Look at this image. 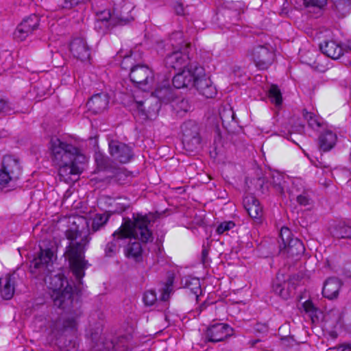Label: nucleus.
I'll list each match as a JSON object with an SVG mask.
<instances>
[{"instance_id":"f257e3e1","label":"nucleus","mask_w":351,"mask_h":351,"mask_svg":"<svg viewBox=\"0 0 351 351\" xmlns=\"http://www.w3.org/2000/svg\"><path fill=\"white\" fill-rule=\"evenodd\" d=\"M66 236L70 242L66 247L64 256L75 278L74 287L59 274L49 276L45 280L46 282L50 281L49 287L52 290L51 298L54 305L68 311V315L62 319H58L52 322V330L60 335H71L74 337L77 330L78 319L82 315L80 302L77 298H75L74 293L77 296L81 291L82 278L88 266L84 259V253L90 237L88 235L82 236L78 231L73 230H67Z\"/></svg>"},{"instance_id":"f03ea898","label":"nucleus","mask_w":351,"mask_h":351,"mask_svg":"<svg viewBox=\"0 0 351 351\" xmlns=\"http://www.w3.org/2000/svg\"><path fill=\"white\" fill-rule=\"evenodd\" d=\"M189 49H175L165 58L167 66L174 69L185 68L173 77V88H210L213 82L210 78L206 76L204 67L197 62L186 65V60L189 59Z\"/></svg>"},{"instance_id":"7ed1b4c3","label":"nucleus","mask_w":351,"mask_h":351,"mask_svg":"<svg viewBox=\"0 0 351 351\" xmlns=\"http://www.w3.org/2000/svg\"><path fill=\"white\" fill-rule=\"evenodd\" d=\"M49 150L53 164L58 167L60 180L66 183L77 180V176L82 171V163L85 156L71 143L56 136L51 138Z\"/></svg>"},{"instance_id":"20e7f679","label":"nucleus","mask_w":351,"mask_h":351,"mask_svg":"<svg viewBox=\"0 0 351 351\" xmlns=\"http://www.w3.org/2000/svg\"><path fill=\"white\" fill-rule=\"evenodd\" d=\"M154 216L137 213L133 215V221L130 219H125L121 226L113 234V240L108 242L105 247L106 256L112 257L119 251L121 245L119 241L125 239H137L143 243L152 241V232L149 229L152 222H154Z\"/></svg>"},{"instance_id":"39448f33","label":"nucleus","mask_w":351,"mask_h":351,"mask_svg":"<svg viewBox=\"0 0 351 351\" xmlns=\"http://www.w3.org/2000/svg\"><path fill=\"white\" fill-rule=\"evenodd\" d=\"M122 69H130V79L134 86H151L154 80V75L152 69L145 64H136L132 62L130 56L123 58L121 63Z\"/></svg>"},{"instance_id":"423d86ee","label":"nucleus","mask_w":351,"mask_h":351,"mask_svg":"<svg viewBox=\"0 0 351 351\" xmlns=\"http://www.w3.org/2000/svg\"><path fill=\"white\" fill-rule=\"evenodd\" d=\"M54 252L51 248L43 249L38 255L30 263V271L36 276H48L53 271V258Z\"/></svg>"},{"instance_id":"0eeeda50","label":"nucleus","mask_w":351,"mask_h":351,"mask_svg":"<svg viewBox=\"0 0 351 351\" xmlns=\"http://www.w3.org/2000/svg\"><path fill=\"white\" fill-rule=\"evenodd\" d=\"M182 144L189 152L197 150L201 145V138L197 124L191 120L184 122L181 126Z\"/></svg>"},{"instance_id":"6e6552de","label":"nucleus","mask_w":351,"mask_h":351,"mask_svg":"<svg viewBox=\"0 0 351 351\" xmlns=\"http://www.w3.org/2000/svg\"><path fill=\"white\" fill-rule=\"evenodd\" d=\"M132 8L130 5H125L121 8V10L117 11L116 16H112L109 10H104L97 14V23H108L109 21L110 24L113 25H125L133 20V17L130 14Z\"/></svg>"},{"instance_id":"1a4fd4ad","label":"nucleus","mask_w":351,"mask_h":351,"mask_svg":"<svg viewBox=\"0 0 351 351\" xmlns=\"http://www.w3.org/2000/svg\"><path fill=\"white\" fill-rule=\"evenodd\" d=\"M108 147L110 156L117 162L125 164L130 162L134 157L132 149L125 143L110 141Z\"/></svg>"},{"instance_id":"9d476101","label":"nucleus","mask_w":351,"mask_h":351,"mask_svg":"<svg viewBox=\"0 0 351 351\" xmlns=\"http://www.w3.org/2000/svg\"><path fill=\"white\" fill-rule=\"evenodd\" d=\"M251 56L256 66L260 69H267L274 59V54L268 45L254 47L251 51Z\"/></svg>"},{"instance_id":"9b49d317","label":"nucleus","mask_w":351,"mask_h":351,"mask_svg":"<svg viewBox=\"0 0 351 351\" xmlns=\"http://www.w3.org/2000/svg\"><path fill=\"white\" fill-rule=\"evenodd\" d=\"M40 24V18L36 14H31L25 18L17 26L14 33V38L20 41L24 40L28 36L37 29Z\"/></svg>"},{"instance_id":"f8f14e48","label":"nucleus","mask_w":351,"mask_h":351,"mask_svg":"<svg viewBox=\"0 0 351 351\" xmlns=\"http://www.w3.org/2000/svg\"><path fill=\"white\" fill-rule=\"evenodd\" d=\"M232 334V328L227 324L217 323L208 328L206 337L208 341L219 342Z\"/></svg>"},{"instance_id":"ddd939ff","label":"nucleus","mask_w":351,"mask_h":351,"mask_svg":"<svg viewBox=\"0 0 351 351\" xmlns=\"http://www.w3.org/2000/svg\"><path fill=\"white\" fill-rule=\"evenodd\" d=\"M70 51L73 57L82 62L90 61V49L83 38H73L70 44Z\"/></svg>"},{"instance_id":"4468645a","label":"nucleus","mask_w":351,"mask_h":351,"mask_svg":"<svg viewBox=\"0 0 351 351\" xmlns=\"http://www.w3.org/2000/svg\"><path fill=\"white\" fill-rule=\"evenodd\" d=\"M1 169L8 173L13 180H17L21 173V167L19 159L10 155L3 157Z\"/></svg>"},{"instance_id":"2eb2a0df","label":"nucleus","mask_w":351,"mask_h":351,"mask_svg":"<svg viewBox=\"0 0 351 351\" xmlns=\"http://www.w3.org/2000/svg\"><path fill=\"white\" fill-rule=\"evenodd\" d=\"M243 204L250 217L258 219L262 217L263 209L259 201L253 195H247L243 198Z\"/></svg>"},{"instance_id":"dca6fc26","label":"nucleus","mask_w":351,"mask_h":351,"mask_svg":"<svg viewBox=\"0 0 351 351\" xmlns=\"http://www.w3.org/2000/svg\"><path fill=\"white\" fill-rule=\"evenodd\" d=\"M16 276L14 274H6L0 278L1 295L4 300H10L15 291Z\"/></svg>"},{"instance_id":"f3484780","label":"nucleus","mask_w":351,"mask_h":351,"mask_svg":"<svg viewBox=\"0 0 351 351\" xmlns=\"http://www.w3.org/2000/svg\"><path fill=\"white\" fill-rule=\"evenodd\" d=\"M319 49L324 54L334 60L339 58L344 51L342 47L334 40L324 41L319 44Z\"/></svg>"},{"instance_id":"a211bd4d","label":"nucleus","mask_w":351,"mask_h":351,"mask_svg":"<svg viewBox=\"0 0 351 351\" xmlns=\"http://www.w3.org/2000/svg\"><path fill=\"white\" fill-rule=\"evenodd\" d=\"M305 248L303 243L298 238L289 241L285 247L280 245V253L290 257L299 256L303 254Z\"/></svg>"},{"instance_id":"6ab92c4d","label":"nucleus","mask_w":351,"mask_h":351,"mask_svg":"<svg viewBox=\"0 0 351 351\" xmlns=\"http://www.w3.org/2000/svg\"><path fill=\"white\" fill-rule=\"evenodd\" d=\"M337 136L330 130L322 132L319 137V149L322 152H328L332 149L337 142Z\"/></svg>"},{"instance_id":"aec40b11","label":"nucleus","mask_w":351,"mask_h":351,"mask_svg":"<svg viewBox=\"0 0 351 351\" xmlns=\"http://www.w3.org/2000/svg\"><path fill=\"white\" fill-rule=\"evenodd\" d=\"M341 287V282L337 278H329L324 283L322 294L330 300H332L337 297L339 291Z\"/></svg>"},{"instance_id":"412c9836","label":"nucleus","mask_w":351,"mask_h":351,"mask_svg":"<svg viewBox=\"0 0 351 351\" xmlns=\"http://www.w3.org/2000/svg\"><path fill=\"white\" fill-rule=\"evenodd\" d=\"M330 232L335 238L351 239V226L347 225L345 222H339L334 225Z\"/></svg>"},{"instance_id":"4be33fe9","label":"nucleus","mask_w":351,"mask_h":351,"mask_svg":"<svg viewBox=\"0 0 351 351\" xmlns=\"http://www.w3.org/2000/svg\"><path fill=\"white\" fill-rule=\"evenodd\" d=\"M173 90L174 89H155L154 92H152V96L157 98L161 103L172 102L173 104L177 99Z\"/></svg>"},{"instance_id":"5701e85b","label":"nucleus","mask_w":351,"mask_h":351,"mask_svg":"<svg viewBox=\"0 0 351 351\" xmlns=\"http://www.w3.org/2000/svg\"><path fill=\"white\" fill-rule=\"evenodd\" d=\"M94 158L99 170L111 171L114 169L112 160L101 152H96Z\"/></svg>"},{"instance_id":"b1692460","label":"nucleus","mask_w":351,"mask_h":351,"mask_svg":"<svg viewBox=\"0 0 351 351\" xmlns=\"http://www.w3.org/2000/svg\"><path fill=\"white\" fill-rule=\"evenodd\" d=\"M170 41L174 49H190L191 43L184 38L182 32H175L170 36Z\"/></svg>"},{"instance_id":"393cba45","label":"nucleus","mask_w":351,"mask_h":351,"mask_svg":"<svg viewBox=\"0 0 351 351\" xmlns=\"http://www.w3.org/2000/svg\"><path fill=\"white\" fill-rule=\"evenodd\" d=\"M111 172L113 173V176H109L110 178V182H115L119 184H125L130 176L128 171L122 168L114 167Z\"/></svg>"},{"instance_id":"a878e982","label":"nucleus","mask_w":351,"mask_h":351,"mask_svg":"<svg viewBox=\"0 0 351 351\" xmlns=\"http://www.w3.org/2000/svg\"><path fill=\"white\" fill-rule=\"evenodd\" d=\"M184 287L189 289L196 298L198 297V294L201 293L200 282L198 278H186L182 280Z\"/></svg>"},{"instance_id":"bb28decb","label":"nucleus","mask_w":351,"mask_h":351,"mask_svg":"<svg viewBox=\"0 0 351 351\" xmlns=\"http://www.w3.org/2000/svg\"><path fill=\"white\" fill-rule=\"evenodd\" d=\"M126 255L128 258H132L136 261L141 258L142 247L138 241L130 243L126 250Z\"/></svg>"},{"instance_id":"cd10ccee","label":"nucleus","mask_w":351,"mask_h":351,"mask_svg":"<svg viewBox=\"0 0 351 351\" xmlns=\"http://www.w3.org/2000/svg\"><path fill=\"white\" fill-rule=\"evenodd\" d=\"M109 215L97 214L92 221L90 233H94L103 228L109 219Z\"/></svg>"},{"instance_id":"c85d7f7f","label":"nucleus","mask_w":351,"mask_h":351,"mask_svg":"<svg viewBox=\"0 0 351 351\" xmlns=\"http://www.w3.org/2000/svg\"><path fill=\"white\" fill-rule=\"evenodd\" d=\"M285 282L283 281V276L278 274L276 276V281L273 283L272 288L276 294L284 299H287L288 298V293L287 291H285Z\"/></svg>"},{"instance_id":"c756f323","label":"nucleus","mask_w":351,"mask_h":351,"mask_svg":"<svg viewBox=\"0 0 351 351\" xmlns=\"http://www.w3.org/2000/svg\"><path fill=\"white\" fill-rule=\"evenodd\" d=\"M270 182L276 192L281 195L284 193L285 182L284 181V176L278 173L272 174Z\"/></svg>"},{"instance_id":"7c9ffc66","label":"nucleus","mask_w":351,"mask_h":351,"mask_svg":"<svg viewBox=\"0 0 351 351\" xmlns=\"http://www.w3.org/2000/svg\"><path fill=\"white\" fill-rule=\"evenodd\" d=\"M290 196L296 199L297 202L302 206L310 204V197L308 191H302L301 193H295V190L290 191Z\"/></svg>"},{"instance_id":"2f4dec72","label":"nucleus","mask_w":351,"mask_h":351,"mask_svg":"<svg viewBox=\"0 0 351 351\" xmlns=\"http://www.w3.org/2000/svg\"><path fill=\"white\" fill-rule=\"evenodd\" d=\"M267 96L270 101L278 108L282 104V96L280 89H267Z\"/></svg>"},{"instance_id":"473e14b6","label":"nucleus","mask_w":351,"mask_h":351,"mask_svg":"<svg viewBox=\"0 0 351 351\" xmlns=\"http://www.w3.org/2000/svg\"><path fill=\"white\" fill-rule=\"evenodd\" d=\"M279 238L280 241L278 242L280 245H282V247H285V245H286L287 243L289 242V241L295 239L293 237V234L291 230L287 227H282L280 229ZM279 247H280V246Z\"/></svg>"},{"instance_id":"72a5a7b5","label":"nucleus","mask_w":351,"mask_h":351,"mask_svg":"<svg viewBox=\"0 0 351 351\" xmlns=\"http://www.w3.org/2000/svg\"><path fill=\"white\" fill-rule=\"evenodd\" d=\"M303 115L311 128L317 129L321 126L320 119L313 113L304 110Z\"/></svg>"},{"instance_id":"f704fd0d","label":"nucleus","mask_w":351,"mask_h":351,"mask_svg":"<svg viewBox=\"0 0 351 351\" xmlns=\"http://www.w3.org/2000/svg\"><path fill=\"white\" fill-rule=\"evenodd\" d=\"M172 107L175 110L177 111V112H179L180 111H183L184 112H188L191 106L189 105V103L188 100L184 99H181L180 100H178V98L176 99L174 104L172 105Z\"/></svg>"},{"instance_id":"c9c22d12","label":"nucleus","mask_w":351,"mask_h":351,"mask_svg":"<svg viewBox=\"0 0 351 351\" xmlns=\"http://www.w3.org/2000/svg\"><path fill=\"white\" fill-rule=\"evenodd\" d=\"M121 199L118 198L117 199H114L113 202L110 204L111 206L113 207L111 210L109 211L111 213H120L123 211L125 210L127 206L125 205V204L121 202Z\"/></svg>"},{"instance_id":"e433bc0d","label":"nucleus","mask_w":351,"mask_h":351,"mask_svg":"<svg viewBox=\"0 0 351 351\" xmlns=\"http://www.w3.org/2000/svg\"><path fill=\"white\" fill-rule=\"evenodd\" d=\"M156 300V293L154 291L149 290L144 293L143 301L146 305L152 306Z\"/></svg>"},{"instance_id":"4c0bfd02","label":"nucleus","mask_w":351,"mask_h":351,"mask_svg":"<svg viewBox=\"0 0 351 351\" xmlns=\"http://www.w3.org/2000/svg\"><path fill=\"white\" fill-rule=\"evenodd\" d=\"M334 5L339 11H346L351 5V0H333Z\"/></svg>"},{"instance_id":"58836bf2","label":"nucleus","mask_w":351,"mask_h":351,"mask_svg":"<svg viewBox=\"0 0 351 351\" xmlns=\"http://www.w3.org/2000/svg\"><path fill=\"white\" fill-rule=\"evenodd\" d=\"M234 226L235 224L233 221H224L218 226L216 231L219 234H221L224 233L226 231H228L234 228Z\"/></svg>"},{"instance_id":"ea45409f","label":"nucleus","mask_w":351,"mask_h":351,"mask_svg":"<svg viewBox=\"0 0 351 351\" xmlns=\"http://www.w3.org/2000/svg\"><path fill=\"white\" fill-rule=\"evenodd\" d=\"M172 281L169 280L165 285V287L162 290V293L161 295V300L162 301H167L169 296L171 293L172 292L173 288H172Z\"/></svg>"},{"instance_id":"a19ab883","label":"nucleus","mask_w":351,"mask_h":351,"mask_svg":"<svg viewBox=\"0 0 351 351\" xmlns=\"http://www.w3.org/2000/svg\"><path fill=\"white\" fill-rule=\"evenodd\" d=\"M328 315L330 317L333 318L336 323H340L343 317V311L340 308H332L331 309Z\"/></svg>"},{"instance_id":"79ce46f5","label":"nucleus","mask_w":351,"mask_h":351,"mask_svg":"<svg viewBox=\"0 0 351 351\" xmlns=\"http://www.w3.org/2000/svg\"><path fill=\"white\" fill-rule=\"evenodd\" d=\"M219 114L223 123H224L225 121H228L229 119L233 121L235 117V114L232 109H224L221 112H220Z\"/></svg>"},{"instance_id":"37998d69","label":"nucleus","mask_w":351,"mask_h":351,"mask_svg":"<svg viewBox=\"0 0 351 351\" xmlns=\"http://www.w3.org/2000/svg\"><path fill=\"white\" fill-rule=\"evenodd\" d=\"M12 178L2 169H0V189L5 187L8 184L12 181Z\"/></svg>"},{"instance_id":"c03bdc74","label":"nucleus","mask_w":351,"mask_h":351,"mask_svg":"<svg viewBox=\"0 0 351 351\" xmlns=\"http://www.w3.org/2000/svg\"><path fill=\"white\" fill-rule=\"evenodd\" d=\"M199 94L204 96L206 99L216 97L217 95V89H197Z\"/></svg>"},{"instance_id":"a18cd8bd","label":"nucleus","mask_w":351,"mask_h":351,"mask_svg":"<svg viewBox=\"0 0 351 351\" xmlns=\"http://www.w3.org/2000/svg\"><path fill=\"white\" fill-rule=\"evenodd\" d=\"M291 190H295V193H298V194L301 193L302 191H306L302 183L300 180L296 179L293 181L292 186L289 189V191Z\"/></svg>"},{"instance_id":"49530a36","label":"nucleus","mask_w":351,"mask_h":351,"mask_svg":"<svg viewBox=\"0 0 351 351\" xmlns=\"http://www.w3.org/2000/svg\"><path fill=\"white\" fill-rule=\"evenodd\" d=\"M305 6L313 5L322 7L325 5L326 0H301Z\"/></svg>"},{"instance_id":"de8ad7c7","label":"nucleus","mask_w":351,"mask_h":351,"mask_svg":"<svg viewBox=\"0 0 351 351\" xmlns=\"http://www.w3.org/2000/svg\"><path fill=\"white\" fill-rule=\"evenodd\" d=\"M313 67L315 69H316L319 72H325L327 69V64H324L322 62V58H318L316 59V60L313 62Z\"/></svg>"},{"instance_id":"09e8293b","label":"nucleus","mask_w":351,"mask_h":351,"mask_svg":"<svg viewBox=\"0 0 351 351\" xmlns=\"http://www.w3.org/2000/svg\"><path fill=\"white\" fill-rule=\"evenodd\" d=\"M337 351H351V341L344 342L334 348Z\"/></svg>"},{"instance_id":"8fccbe9b","label":"nucleus","mask_w":351,"mask_h":351,"mask_svg":"<svg viewBox=\"0 0 351 351\" xmlns=\"http://www.w3.org/2000/svg\"><path fill=\"white\" fill-rule=\"evenodd\" d=\"M10 110L7 100L0 96V113L7 112Z\"/></svg>"},{"instance_id":"3c124183","label":"nucleus","mask_w":351,"mask_h":351,"mask_svg":"<svg viewBox=\"0 0 351 351\" xmlns=\"http://www.w3.org/2000/svg\"><path fill=\"white\" fill-rule=\"evenodd\" d=\"M303 307L306 313H313L315 311V308L311 301H306L303 304Z\"/></svg>"},{"instance_id":"603ef678","label":"nucleus","mask_w":351,"mask_h":351,"mask_svg":"<svg viewBox=\"0 0 351 351\" xmlns=\"http://www.w3.org/2000/svg\"><path fill=\"white\" fill-rule=\"evenodd\" d=\"M261 339H254V340H251L248 342V344L251 346V347H256L259 349L258 351H267L268 350L267 349H266L265 348H262L261 346L259 347V346H257V344L260 343H261Z\"/></svg>"},{"instance_id":"864d4df0","label":"nucleus","mask_w":351,"mask_h":351,"mask_svg":"<svg viewBox=\"0 0 351 351\" xmlns=\"http://www.w3.org/2000/svg\"><path fill=\"white\" fill-rule=\"evenodd\" d=\"M254 328L256 332L261 333H265L267 332V326L263 324H257Z\"/></svg>"},{"instance_id":"5fc2aeb1","label":"nucleus","mask_w":351,"mask_h":351,"mask_svg":"<svg viewBox=\"0 0 351 351\" xmlns=\"http://www.w3.org/2000/svg\"><path fill=\"white\" fill-rule=\"evenodd\" d=\"M136 103L138 104V109L139 112L141 113L142 115L143 116V119H147L148 118L147 114H146L145 110H143L142 108V106L143 105V101H136Z\"/></svg>"},{"instance_id":"6e6d98bb","label":"nucleus","mask_w":351,"mask_h":351,"mask_svg":"<svg viewBox=\"0 0 351 351\" xmlns=\"http://www.w3.org/2000/svg\"><path fill=\"white\" fill-rule=\"evenodd\" d=\"M175 10L177 14L178 15H182L184 14V8L182 3H178L175 5Z\"/></svg>"},{"instance_id":"4d7b16f0","label":"nucleus","mask_w":351,"mask_h":351,"mask_svg":"<svg viewBox=\"0 0 351 351\" xmlns=\"http://www.w3.org/2000/svg\"><path fill=\"white\" fill-rule=\"evenodd\" d=\"M208 251L206 249H203L202 252V258L204 263H206V258L208 257Z\"/></svg>"},{"instance_id":"13d9d810","label":"nucleus","mask_w":351,"mask_h":351,"mask_svg":"<svg viewBox=\"0 0 351 351\" xmlns=\"http://www.w3.org/2000/svg\"><path fill=\"white\" fill-rule=\"evenodd\" d=\"M319 167H321V168H329L330 167L329 165L325 164L321 161H319Z\"/></svg>"},{"instance_id":"bf43d9fd","label":"nucleus","mask_w":351,"mask_h":351,"mask_svg":"<svg viewBox=\"0 0 351 351\" xmlns=\"http://www.w3.org/2000/svg\"><path fill=\"white\" fill-rule=\"evenodd\" d=\"M100 97V93H98V94H95L94 95L93 97H92V99H97V97Z\"/></svg>"},{"instance_id":"052dcab7","label":"nucleus","mask_w":351,"mask_h":351,"mask_svg":"<svg viewBox=\"0 0 351 351\" xmlns=\"http://www.w3.org/2000/svg\"><path fill=\"white\" fill-rule=\"evenodd\" d=\"M38 89H36V88H34L33 90L34 92H36V90H37ZM40 90V93H37L38 94H40V93H45V89H39Z\"/></svg>"},{"instance_id":"680f3d73","label":"nucleus","mask_w":351,"mask_h":351,"mask_svg":"<svg viewBox=\"0 0 351 351\" xmlns=\"http://www.w3.org/2000/svg\"><path fill=\"white\" fill-rule=\"evenodd\" d=\"M200 308V311H202L204 308H206V304L204 303L202 304H201V306H199Z\"/></svg>"},{"instance_id":"e2e57ef3","label":"nucleus","mask_w":351,"mask_h":351,"mask_svg":"<svg viewBox=\"0 0 351 351\" xmlns=\"http://www.w3.org/2000/svg\"><path fill=\"white\" fill-rule=\"evenodd\" d=\"M270 88H278L277 85H275V84H271V87Z\"/></svg>"},{"instance_id":"0e129e2a","label":"nucleus","mask_w":351,"mask_h":351,"mask_svg":"<svg viewBox=\"0 0 351 351\" xmlns=\"http://www.w3.org/2000/svg\"><path fill=\"white\" fill-rule=\"evenodd\" d=\"M66 195L67 197L69 195V191H67L65 193L64 196H66Z\"/></svg>"},{"instance_id":"69168bd1","label":"nucleus","mask_w":351,"mask_h":351,"mask_svg":"<svg viewBox=\"0 0 351 351\" xmlns=\"http://www.w3.org/2000/svg\"><path fill=\"white\" fill-rule=\"evenodd\" d=\"M162 88H170L169 86L168 85L167 86H166L165 85H164Z\"/></svg>"},{"instance_id":"338daca9","label":"nucleus","mask_w":351,"mask_h":351,"mask_svg":"<svg viewBox=\"0 0 351 351\" xmlns=\"http://www.w3.org/2000/svg\"><path fill=\"white\" fill-rule=\"evenodd\" d=\"M69 342H70V343H72V340H71V339H70V340H69Z\"/></svg>"},{"instance_id":"774afa93","label":"nucleus","mask_w":351,"mask_h":351,"mask_svg":"<svg viewBox=\"0 0 351 351\" xmlns=\"http://www.w3.org/2000/svg\"><path fill=\"white\" fill-rule=\"evenodd\" d=\"M267 351H273V350H267Z\"/></svg>"}]
</instances>
